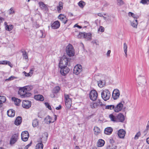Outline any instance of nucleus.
I'll use <instances>...</instances> for the list:
<instances>
[{"mask_svg":"<svg viewBox=\"0 0 149 149\" xmlns=\"http://www.w3.org/2000/svg\"><path fill=\"white\" fill-rule=\"evenodd\" d=\"M33 88V86H28L27 87H24L20 89L18 91V94L22 97H27L30 96L31 94L29 91Z\"/></svg>","mask_w":149,"mask_h":149,"instance_id":"f257e3e1","label":"nucleus"},{"mask_svg":"<svg viewBox=\"0 0 149 149\" xmlns=\"http://www.w3.org/2000/svg\"><path fill=\"white\" fill-rule=\"evenodd\" d=\"M71 59L67 58L65 56H63L61 58L59 63V68L63 67L69 66L70 65V61Z\"/></svg>","mask_w":149,"mask_h":149,"instance_id":"f03ea898","label":"nucleus"},{"mask_svg":"<svg viewBox=\"0 0 149 149\" xmlns=\"http://www.w3.org/2000/svg\"><path fill=\"white\" fill-rule=\"evenodd\" d=\"M67 54L70 57L73 56L74 54V50L72 45L69 44L66 47Z\"/></svg>","mask_w":149,"mask_h":149,"instance_id":"7ed1b4c3","label":"nucleus"},{"mask_svg":"<svg viewBox=\"0 0 149 149\" xmlns=\"http://www.w3.org/2000/svg\"><path fill=\"white\" fill-rule=\"evenodd\" d=\"M101 97L105 101L108 100L110 97V92L107 89H105L102 91L101 93Z\"/></svg>","mask_w":149,"mask_h":149,"instance_id":"20e7f679","label":"nucleus"},{"mask_svg":"<svg viewBox=\"0 0 149 149\" xmlns=\"http://www.w3.org/2000/svg\"><path fill=\"white\" fill-rule=\"evenodd\" d=\"M65 103L66 106L68 107H69L71 104L72 100L70 96L68 94H64Z\"/></svg>","mask_w":149,"mask_h":149,"instance_id":"39448f33","label":"nucleus"},{"mask_svg":"<svg viewBox=\"0 0 149 149\" xmlns=\"http://www.w3.org/2000/svg\"><path fill=\"white\" fill-rule=\"evenodd\" d=\"M97 93L95 90L91 91L89 95V97L91 100L93 101L95 100L97 97Z\"/></svg>","mask_w":149,"mask_h":149,"instance_id":"423d86ee","label":"nucleus"},{"mask_svg":"<svg viewBox=\"0 0 149 149\" xmlns=\"http://www.w3.org/2000/svg\"><path fill=\"white\" fill-rule=\"evenodd\" d=\"M123 102L124 103V101L118 104L116 107L114 106V111L115 112H118L121 110L123 107Z\"/></svg>","mask_w":149,"mask_h":149,"instance_id":"0eeeda50","label":"nucleus"},{"mask_svg":"<svg viewBox=\"0 0 149 149\" xmlns=\"http://www.w3.org/2000/svg\"><path fill=\"white\" fill-rule=\"evenodd\" d=\"M60 68L61 69L60 72L62 75H65L70 71V69L67 66Z\"/></svg>","mask_w":149,"mask_h":149,"instance_id":"6e6552de","label":"nucleus"},{"mask_svg":"<svg viewBox=\"0 0 149 149\" xmlns=\"http://www.w3.org/2000/svg\"><path fill=\"white\" fill-rule=\"evenodd\" d=\"M82 66L81 65H77L75 66L73 70V72L78 75L81 72Z\"/></svg>","mask_w":149,"mask_h":149,"instance_id":"1a4fd4ad","label":"nucleus"},{"mask_svg":"<svg viewBox=\"0 0 149 149\" xmlns=\"http://www.w3.org/2000/svg\"><path fill=\"white\" fill-rule=\"evenodd\" d=\"M31 106V102L28 100H23L22 102V107L26 109H29Z\"/></svg>","mask_w":149,"mask_h":149,"instance_id":"9d476101","label":"nucleus"},{"mask_svg":"<svg viewBox=\"0 0 149 149\" xmlns=\"http://www.w3.org/2000/svg\"><path fill=\"white\" fill-rule=\"evenodd\" d=\"M120 92L118 89H115L113 91L112 97L115 100L118 99L120 96Z\"/></svg>","mask_w":149,"mask_h":149,"instance_id":"9b49d317","label":"nucleus"},{"mask_svg":"<svg viewBox=\"0 0 149 149\" xmlns=\"http://www.w3.org/2000/svg\"><path fill=\"white\" fill-rule=\"evenodd\" d=\"M60 26V23L58 21H55L51 24V26L53 29H57L59 28Z\"/></svg>","mask_w":149,"mask_h":149,"instance_id":"f8f14e48","label":"nucleus"},{"mask_svg":"<svg viewBox=\"0 0 149 149\" xmlns=\"http://www.w3.org/2000/svg\"><path fill=\"white\" fill-rule=\"evenodd\" d=\"M126 133L125 131L123 129L120 130L118 132V135L119 138L123 139L124 138Z\"/></svg>","mask_w":149,"mask_h":149,"instance_id":"ddd939ff","label":"nucleus"},{"mask_svg":"<svg viewBox=\"0 0 149 149\" xmlns=\"http://www.w3.org/2000/svg\"><path fill=\"white\" fill-rule=\"evenodd\" d=\"M38 4L42 10H44L46 11L47 10H48L47 7V5L45 4L42 2H39L38 3Z\"/></svg>","mask_w":149,"mask_h":149,"instance_id":"4468645a","label":"nucleus"},{"mask_svg":"<svg viewBox=\"0 0 149 149\" xmlns=\"http://www.w3.org/2000/svg\"><path fill=\"white\" fill-rule=\"evenodd\" d=\"M117 122H123L125 120L124 116L121 113H119L117 116Z\"/></svg>","mask_w":149,"mask_h":149,"instance_id":"2eb2a0df","label":"nucleus"},{"mask_svg":"<svg viewBox=\"0 0 149 149\" xmlns=\"http://www.w3.org/2000/svg\"><path fill=\"white\" fill-rule=\"evenodd\" d=\"M17 136L16 134H15L13 135L10 140V144L12 145L14 144L17 141Z\"/></svg>","mask_w":149,"mask_h":149,"instance_id":"dca6fc26","label":"nucleus"},{"mask_svg":"<svg viewBox=\"0 0 149 149\" xmlns=\"http://www.w3.org/2000/svg\"><path fill=\"white\" fill-rule=\"evenodd\" d=\"M65 16L62 14H60L58 17V18L62 21L64 24H66L68 21L67 19L65 20Z\"/></svg>","mask_w":149,"mask_h":149,"instance_id":"f3484780","label":"nucleus"},{"mask_svg":"<svg viewBox=\"0 0 149 149\" xmlns=\"http://www.w3.org/2000/svg\"><path fill=\"white\" fill-rule=\"evenodd\" d=\"M22 122V118L21 116H18L16 118L15 124L16 125H19Z\"/></svg>","mask_w":149,"mask_h":149,"instance_id":"a211bd4d","label":"nucleus"},{"mask_svg":"<svg viewBox=\"0 0 149 149\" xmlns=\"http://www.w3.org/2000/svg\"><path fill=\"white\" fill-rule=\"evenodd\" d=\"M113 131L112 128L111 127H108L104 130V133L107 135H110L111 134Z\"/></svg>","mask_w":149,"mask_h":149,"instance_id":"6ab92c4d","label":"nucleus"},{"mask_svg":"<svg viewBox=\"0 0 149 149\" xmlns=\"http://www.w3.org/2000/svg\"><path fill=\"white\" fill-rule=\"evenodd\" d=\"M7 114L8 116L13 117L15 115V111L12 109L9 110L7 111Z\"/></svg>","mask_w":149,"mask_h":149,"instance_id":"aec40b11","label":"nucleus"},{"mask_svg":"<svg viewBox=\"0 0 149 149\" xmlns=\"http://www.w3.org/2000/svg\"><path fill=\"white\" fill-rule=\"evenodd\" d=\"M35 99L40 101H43L44 100V98L43 96L41 95H35L34 96Z\"/></svg>","mask_w":149,"mask_h":149,"instance_id":"412c9836","label":"nucleus"},{"mask_svg":"<svg viewBox=\"0 0 149 149\" xmlns=\"http://www.w3.org/2000/svg\"><path fill=\"white\" fill-rule=\"evenodd\" d=\"M0 64L5 65L8 64V65L10 66L11 67H12L13 66V65L9 61H0Z\"/></svg>","mask_w":149,"mask_h":149,"instance_id":"4be33fe9","label":"nucleus"},{"mask_svg":"<svg viewBox=\"0 0 149 149\" xmlns=\"http://www.w3.org/2000/svg\"><path fill=\"white\" fill-rule=\"evenodd\" d=\"M4 24L6 25V30L10 31L13 28V25H7V23L6 22H5Z\"/></svg>","mask_w":149,"mask_h":149,"instance_id":"5701e85b","label":"nucleus"},{"mask_svg":"<svg viewBox=\"0 0 149 149\" xmlns=\"http://www.w3.org/2000/svg\"><path fill=\"white\" fill-rule=\"evenodd\" d=\"M84 36V38H85L87 40H90L91 39V34L90 33H85V35H83Z\"/></svg>","mask_w":149,"mask_h":149,"instance_id":"b1692460","label":"nucleus"},{"mask_svg":"<svg viewBox=\"0 0 149 149\" xmlns=\"http://www.w3.org/2000/svg\"><path fill=\"white\" fill-rule=\"evenodd\" d=\"M105 143L104 141L102 139H100L98 140L97 142V146L98 147H101L103 146Z\"/></svg>","mask_w":149,"mask_h":149,"instance_id":"393cba45","label":"nucleus"},{"mask_svg":"<svg viewBox=\"0 0 149 149\" xmlns=\"http://www.w3.org/2000/svg\"><path fill=\"white\" fill-rule=\"evenodd\" d=\"M63 8V3L61 1L58 3V5L57 7V9L58 13L61 12V10Z\"/></svg>","mask_w":149,"mask_h":149,"instance_id":"a878e982","label":"nucleus"},{"mask_svg":"<svg viewBox=\"0 0 149 149\" xmlns=\"http://www.w3.org/2000/svg\"><path fill=\"white\" fill-rule=\"evenodd\" d=\"M12 99L13 101H14L15 104L17 106L19 105V103L21 102V100L20 99L15 97H13Z\"/></svg>","mask_w":149,"mask_h":149,"instance_id":"bb28decb","label":"nucleus"},{"mask_svg":"<svg viewBox=\"0 0 149 149\" xmlns=\"http://www.w3.org/2000/svg\"><path fill=\"white\" fill-rule=\"evenodd\" d=\"M109 117L111 121L114 122H117L118 120L117 116H116L111 114L109 115Z\"/></svg>","mask_w":149,"mask_h":149,"instance_id":"cd10ccee","label":"nucleus"},{"mask_svg":"<svg viewBox=\"0 0 149 149\" xmlns=\"http://www.w3.org/2000/svg\"><path fill=\"white\" fill-rule=\"evenodd\" d=\"M32 125L33 127H36L38 125L39 121L37 119H35L33 120L32 122Z\"/></svg>","mask_w":149,"mask_h":149,"instance_id":"c85d7f7f","label":"nucleus"},{"mask_svg":"<svg viewBox=\"0 0 149 149\" xmlns=\"http://www.w3.org/2000/svg\"><path fill=\"white\" fill-rule=\"evenodd\" d=\"M45 119L47 120L46 121V123L47 124H49L51 123H52L54 121L52 122L51 120L52 119V118L49 116H47Z\"/></svg>","mask_w":149,"mask_h":149,"instance_id":"c756f323","label":"nucleus"},{"mask_svg":"<svg viewBox=\"0 0 149 149\" xmlns=\"http://www.w3.org/2000/svg\"><path fill=\"white\" fill-rule=\"evenodd\" d=\"M73 33L75 37L79 38H81V37L79 34V33L76 30H75L73 32Z\"/></svg>","mask_w":149,"mask_h":149,"instance_id":"7c9ffc66","label":"nucleus"},{"mask_svg":"<svg viewBox=\"0 0 149 149\" xmlns=\"http://www.w3.org/2000/svg\"><path fill=\"white\" fill-rule=\"evenodd\" d=\"M94 130L95 132V134L96 135H97L100 132V129L97 127H95L94 128Z\"/></svg>","mask_w":149,"mask_h":149,"instance_id":"2f4dec72","label":"nucleus"},{"mask_svg":"<svg viewBox=\"0 0 149 149\" xmlns=\"http://www.w3.org/2000/svg\"><path fill=\"white\" fill-rule=\"evenodd\" d=\"M43 144L41 143H39L36 145L35 149H43Z\"/></svg>","mask_w":149,"mask_h":149,"instance_id":"473e14b6","label":"nucleus"},{"mask_svg":"<svg viewBox=\"0 0 149 149\" xmlns=\"http://www.w3.org/2000/svg\"><path fill=\"white\" fill-rule=\"evenodd\" d=\"M127 46L126 43H124L123 45V49L125 53V55L127 57Z\"/></svg>","mask_w":149,"mask_h":149,"instance_id":"72a5a7b5","label":"nucleus"},{"mask_svg":"<svg viewBox=\"0 0 149 149\" xmlns=\"http://www.w3.org/2000/svg\"><path fill=\"white\" fill-rule=\"evenodd\" d=\"M60 90L59 86H57L55 87L53 90V92L54 93H57Z\"/></svg>","mask_w":149,"mask_h":149,"instance_id":"f704fd0d","label":"nucleus"},{"mask_svg":"<svg viewBox=\"0 0 149 149\" xmlns=\"http://www.w3.org/2000/svg\"><path fill=\"white\" fill-rule=\"evenodd\" d=\"M24 136L25 137H29V134L28 131H25L22 132L21 134V136Z\"/></svg>","mask_w":149,"mask_h":149,"instance_id":"c9c22d12","label":"nucleus"},{"mask_svg":"<svg viewBox=\"0 0 149 149\" xmlns=\"http://www.w3.org/2000/svg\"><path fill=\"white\" fill-rule=\"evenodd\" d=\"M95 102L96 104H97V107L98 106L101 107L103 106H105V104H103L100 100H98L96 102Z\"/></svg>","mask_w":149,"mask_h":149,"instance_id":"e433bc0d","label":"nucleus"},{"mask_svg":"<svg viewBox=\"0 0 149 149\" xmlns=\"http://www.w3.org/2000/svg\"><path fill=\"white\" fill-rule=\"evenodd\" d=\"M114 105H108L105 106V109H106L112 110L114 109Z\"/></svg>","mask_w":149,"mask_h":149,"instance_id":"4c0bfd02","label":"nucleus"},{"mask_svg":"<svg viewBox=\"0 0 149 149\" xmlns=\"http://www.w3.org/2000/svg\"><path fill=\"white\" fill-rule=\"evenodd\" d=\"M22 53L23 57L26 59H27L28 58V57L26 52L25 51H22Z\"/></svg>","mask_w":149,"mask_h":149,"instance_id":"58836bf2","label":"nucleus"},{"mask_svg":"<svg viewBox=\"0 0 149 149\" xmlns=\"http://www.w3.org/2000/svg\"><path fill=\"white\" fill-rule=\"evenodd\" d=\"M97 104H96V102H92L90 104V106L92 109H95L97 107Z\"/></svg>","mask_w":149,"mask_h":149,"instance_id":"ea45409f","label":"nucleus"},{"mask_svg":"<svg viewBox=\"0 0 149 149\" xmlns=\"http://www.w3.org/2000/svg\"><path fill=\"white\" fill-rule=\"evenodd\" d=\"M9 14L11 15L13 14H14L15 13V11L13 9V7H11L8 10Z\"/></svg>","mask_w":149,"mask_h":149,"instance_id":"a19ab883","label":"nucleus"},{"mask_svg":"<svg viewBox=\"0 0 149 149\" xmlns=\"http://www.w3.org/2000/svg\"><path fill=\"white\" fill-rule=\"evenodd\" d=\"M131 25L133 27L135 28H136L137 27V25L138 23L135 21H133L131 23Z\"/></svg>","mask_w":149,"mask_h":149,"instance_id":"79ce46f5","label":"nucleus"},{"mask_svg":"<svg viewBox=\"0 0 149 149\" xmlns=\"http://www.w3.org/2000/svg\"><path fill=\"white\" fill-rule=\"evenodd\" d=\"M140 2L143 4H148L149 3V0H141Z\"/></svg>","mask_w":149,"mask_h":149,"instance_id":"37998d69","label":"nucleus"},{"mask_svg":"<svg viewBox=\"0 0 149 149\" xmlns=\"http://www.w3.org/2000/svg\"><path fill=\"white\" fill-rule=\"evenodd\" d=\"M0 101H1L2 103H4L6 100V97L4 96H0Z\"/></svg>","mask_w":149,"mask_h":149,"instance_id":"c03bdc74","label":"nucleus"},{"mask_svg":"<svg viewBox=\"0 0 149 149\" xmlns=\"http://www.w3.org/2000/svg\"><path fill=\"white\" fill-rule=\"evenodd\" d=\"M23 73L25 75V76L26 77H31L32 75L33 72H29V73H27L26 72H25L24 71L23 72Z\"/></svg>","mask_w":149,"mask_h":149,"instance_id":"a18cd8bd","label":"nucleus"},{"mask_svg":"<svg viewBox=\"0 0 149 149\" xmlns=\"http://www.w3.org/2000/svg\"><path fill=\"white\" fill-rule=\"evenodd\" d=\"M84 3V1H81L78 3L79 6L81 8H83L84 6L83 3Z\"/></svg>","mask_w":149,"mask_h":149,"instance_id":"49530a36","label":"nucleus"},{"mask_svg":"<svg viewBox=\"0 0 149 149\" xmlns=\"http://www.w3.org/2000/svg\"><path fill=\"white\" fill-rule=\"evenodd\" d=\"M118 5L119 6L122 5L124 4V2L122 0H117Z\"/></svg>","mask_w":149,"mask_h":149,"instance_id":"de8ad7c7","label":"nucleus"},{"mask_svg":"<svg viewBox=\"0 0 149 149\" xmlns=\"http://www.w3.org/2000/svg\"><path fill=\"white\" fill-rule=\"evenodd\" d=\"M141 135V133L140 132H137L135 136L134 139H138L139 137Z\"/></svg>","mask_w":149,"mask_h":149,"instance_id":"09e8293b","label":"nucleus"},{"mask_svg":"<svg viewBox=\"0 0 149 149\" xmlns=\"http://www.w3.org/2000/svg\"><path fill=\"white\" fill-rule=\"evenodd\" d=\"M45 104L46 107L48 108L49 109L51 110V109H52L51 107L48 103L45 102Z\"/></svg>","mask_w":149,"mask_h":149,"instance_id":"8fccbe9b","label":"nucleus"},{"mask_svg":"<svg viewBox=\"0 0 149 149\" xmlns=\"http://www.w3.org/2000/svg\"><path fill=\"white\" fill-rule=\"evenodd\" d=\"M21 136L22 139V141H27L29 138V137H25L24 136Z\"/></svg>","mask_w":149,"mask_h":149,"instance_id":"3c124183","label":"nucleus"},{"mask_svg":"<svg viewBox=\"0 0 149 149\" xmlns=\"http://www.w3.org/2000/svg\"><path fill=\"white\" fill-rule=\"evenodd\" d=\"M104 28L102 26H100L98 29V31H100L101 32H103L104 31Z\"/></svg>","mask_w":149,"mask_h":149,"instance_id":"603ef678","label":"nucleus"},{"mask_svg":"<svg viewBox=\"0 0 149 149\" xmlns=\"http://www.w3.org/2000/svg\"><path fill=\"white\" fill-rule=\"evenodd\" d=\"M32 143V142L31 141L29 144H28L25 147L24 149H28L29 147L31 146Z\"/></svg>","mask_w":149,"mask_h":149,"instance_id":"864d4df0","label":"nucleus"},{"mask_svg":"<svg viewBox=\"0 0 149 149\" xmlns=\"http://www.w3.org/2000/svg\"><path fill=\"white\" fill-rule=\"evenodd\" d=\"M85 33H79V35L81 37V38H84V36L83 35H85Z\"/></svg>","mask_w":149,"mask_h":149,"instance_id":"5fc2aeb1","label":"nucleus"},{"mask_svg":"<svg viewBox=\"0 0 149 149\" xmlns=\"http://www.w3.org/2000/svg\"><path fill=\"white\" fill-rule=\"evenodd\" d=\"M61 108V105H59L58 107H56V110H60Z\"/></svg>","mask_w":149,"mask_h":149,"instance_id":"6e6d98bb","label":"nucleus"},{"mask_svg":"<svg viewBox=\"0 0 149 149\" xmlns=\"http://www.w3.org/2000/svg\"><path fill=\"white\" fill-rule=\"evenodd\" d=\"M14 77H15L14 76H11L10 77H9L8 79V80H13V79H14Z\"/></svg>","mask_w":149,"mask_h":149,"instance_id":"4d7b16f0","label":"nucleus"},{"mask_svg":"<svg viewBox=\"0 0 149 149\" xmlns=\"http://www.w3.org/2000/svg\"><path fill=\"white\" fill-rule=\"evenodd\" d=\"M111 53V50H109L107 51V56H110V54Z\"/></svg>","mask_w":149,"mask_h":149,"instance_id":"13d9d810","label":"nucleus"},{"mask_svg":"<svg viewBox=\"0 0 149 149\" xmlns=\"http://www.w3.org/2000/svg\"><path fill=\"white\" fill-rule=\"evenodd\" d=\"M116 146H112L111 147L109 148V149H116Z\"/></svg>","mask_w":149,"mask_h":149,"instance_id":"bf43d9fd","label":"nucleus"},{"mask_svg":"<svg viewBox=\"0 0 149 149\" xmlns=\"http://www.w3.org/2000/svg\"><path fill=\"white\" fill-rule=\"evenodd\" d=\"M102 83V81H100V83H98V85L99 87H102V86L101 85Z\"/></svg>","mask_w":149,"mask_h":149,"instance_id":"052dcab7","label":"nucleus"},{"mask_svg":"<svg viewBox=\"0 0 149 149\" xmlns=\"http://www.w3.org/2000/svg\"><path fill=\"white\" fill-rule=\"evenodd\" d=\"M97 15L100 17H103V15L101 13H99L97 14Z\"/></svg>","mask_w":149,"mask_h":149,"instance_id":"680f3d73","label":"nucleus"},{"mask_svg":"<svg viewBox=\"0 0 149 149\" xmlns=\"http://www.w3.org/2000/svg\"><path fill=\"white\" fill-rule=\"evenodd\" d=\"M109 142L111 143H113L114 142V141L112 139H110L109 140Z\"/></svg>","mask_w":149,"mask_h":149,"instance_id":"e2e57ef3","label":"nucleus"},{"mask_svg":"<svg viewBox=\"0 0 149 149\" xmlns=\"http://www.w3.org/2000/svg\"><path fill=\"white\" fill-rule=\"evenodd\" d=\"M134 15V14L131 12H130L129 13V15L130 16H132L133 15Z\"/></svg>","mask_w":149,"mask_h":149,"instance_id":"0e129e2a","label":"nucleus"},{"mask_svg":"<svg viewBox=\"0 0 149 149\" xmlns=\"http://www.w3.org/2000/svg\"><path fill=\"white\" fill-rule=\"evenodd\" d=\"M4 19L1 17H0V22H2L3 20H4Z\"/></svg>","mask_w":149,"mask_h":149,"instance_id":"69168bd1","label":"nucleus"},{"mask_svg":"<svg viewBox=\"0 0 149 149\" xmlns=\"http://www.w3.org/2000/svg\"><path fill=\"white\" fill-rule=\"evenodd\" d=\"M146 128H147V129H148L149 128V121H148V124L146 126Z\"/></svg>","mask_w":149,"mask_h":149,"instance_id":"338daca9","label":"nucleus"},{"mask_svg":"<svg viewBox=\"0 0 149 149\" xmlns=\"http://www.w3.org/2000/svg\"><path fill=\"white\" fill-rule=\"evenodd\" d=\"M146 142L149 144V137L147 138L146 140Z\"/></svg>","mask_w":149,"mask_h":149,"instance_id":"774afa93","label":"nucleus"}]
</instances>
